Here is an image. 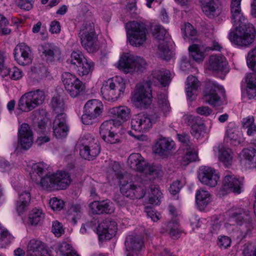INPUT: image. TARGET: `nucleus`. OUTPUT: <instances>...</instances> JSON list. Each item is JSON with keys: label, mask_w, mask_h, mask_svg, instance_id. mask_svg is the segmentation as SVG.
<instances>
[{"label": "nucleus", "mask_w": 256, "mask_h": 256, "mask_svg": "<svg viewBox=\"0 0 256 256\" xmlns=\"http://www.w3.org/2000/svg\"><path fill=\"white\" fill-rule=\"evenodd\" d=\"M124 245L126 256H134L131 252H136L142 250L144 248V242L140 236H129L126 238Z\"/></svg>", "instance_id": "24"}, {"label": "nucleus", "mask_w": 256, "mask_h": 256, "mask_svg": "<svg viewBox=\"0 0 256 256\" xmlns=\"http://www.w3.org/2000/svg\"><path fill=\"white\" fill-rule=\"evenodd\" d=\"M205 47V52H208L210 50L220 52L222 49V46L214 38L208 39L206 42V44H204Z\"/></svg>", "instance_id": "50"}, {"label": "nucleus", "mask_w": 256, "mask_h": 256, "mask_svg": "<svg viewBox=\"0 0 256 256\" xmlns=\"http://www.w3.org/2000/svg\"><path fill=\"white\" fill-rule=\"evenodd\" d=\"M70 58V63L74 65H78L86 59L84 56L82 52L80 50L73 51L71 54Z\"/></svg>", "instance_id": "56"}, {"label": "nucleus", "mask_w": 256, "mask_h": 256, "mask_svg": "<svg viewBox=\"0 0 256 256\" xmlns=\"http://www.w3.org/2000/svg\"><path fill=\"white\" fill-rule=\"evenodd\" d=\"M243 254L244 256H256V242L244 244Z\"/></svg>", "instance_id": "61"}, {"label": "nucleus", "mask_w": 256, "mask_h": 256, "mask_svg": "<svg viewBox=\"0 0 256 256\" xmlns=\"http://www.w3.org/2000/svg\"><path fill=\"white\" fill-rule=\"evenodd\" d=\"M228 64V62L223 55L213 54L209 58L208 68L214 72H222L226 68Z\"/></svg>", "instance_id": "23"}, {"label": "nucleus", "mask_w": 256, "mask_h": 256, "mask_svg": "<svg viewBox=\"0 0 256 256\" xmlns=\"http://www.w3.org/2000/svg\"><path fill=\"white\" fill-rule=\"evenodd\" d=\"M96 34L94 24L90 21L84 22L80 28L78 35Z\"/></svg>", "instance_id": "53"}, {"label": "nucleus", "mask_w": 256, "mask_h": 256, "mask_svg": "<svg viewBox=\"0 0 256 256\" xmlns=\"http://www.w3.org/2000/svg\"><path fill=\"white\" fill-rule=\"evenodd\" d=\"M101 92L103 97L108 101H115L120 96L114 90V89H112L108 85L102 88Z\"/></svg>", "instance_id": "49"}, {"label": "nucleus", "mask_w": 256, "mask_h": 256, "mask_svg": "<svg viewBox=\"0 0 256 256\" xmlns=\"http://www.w3.org/2000/svg\"><path fill=\"white\" fill-rule=\"evenodd\" d=\"M47 169V164L44 162L34 164L32 168L31 178L34 182L43 190L52 191L55 190L66 189L71 182L70 174L66 171L42 176Z\"/></svg>", "instance_id": "2"}, {"label": "nucleus", "mask_w": 256, "mask_h": 256, "mask_svg": "<svg viewBox=\"0 0 256 256\" xmlns=\"http://www.w3.org/2000/svg\"><path fill=\"white\" fill-rule=\"evenodd\" d=\"M66 118V114L64 112L58 114L54 121L53 126H68Z\"/></svg>", "instance_id": "64"}, {"label": "nucleus", "mask_w": 256, "mask_h": 256, "mask_svg": "<svg viewBox=\"0 0 256 256\" xmlns=\"http://www.w3.org/2000/svg\"><path fill=\"white\" fill-rule=\"evenodd\" d=\"M82 141L80 155L86 160H94L100 152V147L98 140L90 134H86Z\"/></svg>", "instance_id": "7"}, {"label": "nucleus", "mask_w": 256, "mask_h": 256, "mask_svg": "<svg viewBox=\"0 0 256 256\" xmlns=\"http://www.w3.org/2000/svg\"><path fill=\"white\" fill-rule=\"evenodd\" d=\"M196 199L198 206L203 208L210 202L211 195L208 191L201 189L196 192Z\"/></svg>", "instance_id": "37"}, {"label": "nucleus", "mask_w": 256, "mask_h": 256, "mask_svg": "<svg viewBox=\"0 0 256 256\" xmlns=\"http://www.w3.org/2000/svg\"><path fill=\"white\" fill-rule=\"evenodd\" d=\"M205 126L204 124L200 123L193 126L191 128L190 133L192 136L197 139L204 136L205 133Z\"/></svg>", "instance_id": "54"}, {"label": "nucleus", "mask_w": 256, "mask_h": 256, "mask_svg": "<svg viewBox=\"0 0 256 256\" xmlns=\"http://www.w3.org/2000/svg\"><path fill=\"white\" fill-rule=\"evenodd\" d=\"M109 200L100 202L95 201L92 203L91 208L93 214H112L114 212V208Z\"/></svg>", "instance_id": "27"}, {"label": "nucleus", "mask_w": 256, "mask_h": 256, "mask_svg": "<svg viewBox=\"0 0 256 256\" xmlns=\"http://www.w3.org/2000/svg\"><path fill=\"white\" fill-rule=\"evenodd\" d=\"M62 80L66 90L72 98H76L84 90V84L73 74L64 72L62 76Z\"/></svg>", "instance_id": "6"}, {"label": "nucleus", "mask_w": 256, "mask_h": 256, "mask_svg": "<svg viewBox=\"0 0 256 256\" xmlns=\"http://www.w3.org/2000/svg\"><path fill=\"white\" fill-rule=\"evenodd\" d=\"M78 66V73L80 76H83L91 74L94 70V63L90 60L86 59Z\"/></svg>", "instance_id": "41"}, {"label": "nucleus", "mask_w": 256, "mask_h": 256, "mask_svg": "<svg viewBox=\"0 0 256 256\" xmlns=\"http://www.w3.org/2000/svg\"><path fill=\"white\" fill-rule=\"evenodd\" d=\"M166 30L162 26H155L152 29V36L154 38L158 40H164L166 34Z\"/></svg>", "instance_id": "59"}, {"label": "nucleus", "mask_w": 256, "mask_h": 256, "mask_svg": "<svg viewBox=\"0 0 256 256\" xmlns=\"http://www.w3.org/2000/svg\"><path fill=\"white\" fill-rule=\"evenodd\" d=\"M186 92L188 97L192 100L196 98V92L199 86L198 78L193 76H190L187 78Z\"/></svg>", "instance_id": "32"}, {"label": "nucleus", "mask_w": 256, "mask_h": 256, "mask_svg": "<svg viewBox=\"0 0 256 256\" xmlns=\"http://www.w3.org/2000/svg\"><path fill=\"white\" fill-rule=\"evenodd\" d=\"M108 86L112 89H114V90L120 96L123 94L126 87L124 79L118 76L110 80Z\"/></svg>", "instance_id": "40"}, {"label": "nucleus", "mask_w": 256, "mask_h": 256, "mask_svg": "<svg viewBox=\"0 0 256 256\" xmlns=\"http://www.w3.org/2000/svg\"><path fill=\"white\" fill-rule=\"evenodd\" d=\"M254 117L250 116L242 119V126L247 129V134L248 136L253 135L256 132V125L254 124Z\"/></svg>", "instance_id": "45"}, {"label": "nucleus", "mask_w": 256, "mask_h": 256, "mask_svg": "<svg viewBox=\"0 0 256 256\" xmlns=\"http://www.w3.org/2000/svg\"><path fill=\"white\" fill-rule=\"evenodd\" d=\"M8 25V21L2 15H0V34L1 35L8 34L11 32V30L7 27Z\"/></svg>", "instance_id": "60"}, {"label": "nucleus", "mask_w": 256, "mask_h": 256, "mask_svg": "<svg viewBox=\"0 0 256 256\" xmlns=\"http://www.w3.org/2000/svg\"><path fill=\"white\" fill-rule=\"evenodd\" d=\"M226 138L231 144L236 146L240 144L243 140L241 132L233 126H228L226 132Z\"/></svg>", "instance_id": "30"}, {"label": "nucleus", "mask_w": 256, "mask_h": 256, "mask_svg": "<svg viewBox=\"0 0 256 256\" xmlns=\"http://www.w3.org/2000/svg\"><path fill=\"white\" fill-rule=\"evenodd\" d=\"M150 190L151 194L148 199L149 202L152 204H158L162 198V192L156 185H152Z\"/></svg>", "instance_id": "47"}, {"label": "nucleus", "mask_w": 256, "mask_h": 256, "mask_svg": "<svg viewBox=\"0 0 256 256\" xmlns=\"http://www.w3.org/2000/svg\"><path fill=\"white\" fill-rule=\"evenodd\" d=\"M32 132L30 126L27 124H22L18 130L19 142L24 150L28 149L33 142Z\"/></svg>", "instance_id": "20"}, {"label": "nucleus", "mask_w": 256, "mask_h": 256, "mask_svg": "<svg viewBox=\"0 0 256 256\" xmlns=\"http://www.w3.org/2000/svg\"><path fill=\"white\" fill-rule=\"evenodd\" d=\"M192 58L196 62H202L205 58V47L204 44H193L188 47Z\"/></svg>", "instance_id": "33"}, {"label": "nucleus", "mask_w": 256, "mask_h": 256, "mask_svg": "<svg viewBox=\"0 0 256 256\" xmlns=\"http://www.w3.org/2000/svg\"><path fill=\"white\" fill-rule=\"evenodd\" d=\"M243 183L234 174H227L222 180V190L240 194L242 192Z\"/></svg>", "instance_id": "19"}, {"label": "nucleus", "mask_w": 256, "mask_h": 256, "mask_svg": "<svg viewBox=\"0 0 256 256\" xmlns=\"http://www.w3.org/2000/svg\"><path fill=\"white\" fill-rule=\"evenodd\" d=\"M174 143L172 140H168L166 138L160 139L157 142L156 152L160 154H164L173 149Z\"/></svg>", "instance_id": "38"}, {"label": "nucleus", "mask_w": 256, "mask_h": 256, "mask_svg": "<svg viewBox=\"0 0 256 256\" xmlns=\"http://www.w3.org/2000/svg\"><path fill=\"white\" fill-rule=\"evenodd\" d=\"M119 126V122H115L114 120H110L103 122L100 128V133L104 140L110 144L118 142V136L114 129Z\"/></svg>", "instance_id": "10"}, {"label": "nucleus", "mask_w": 256, "mask_h": 256, "mask_svg": "<svg viewBox=\"0 0 256 256\" xmlns=\"http://www.w3.org/2000/svg\"><path fill=\"white\" fill-rule=\"evenodd\" d=\"M109 114L116 118L115 122H119L120 126L130 117V110L126 106H119L110 108Z\"/></svg>", "instance_id": "25"}, {"label": "nucleus", "mask_w": 256, "mask_h": 256, "mask_svg": "<svg viewBox=\"0 0 256 256\" xmlns=\"http://www.w3.org/2000/svg\"><path fill=\"white\" fill-rule=\"evenodd\" d=\"M14 60L22 66L30 64L32 62L31 50L24 43L18 44L14 50Z\"/></svg>", "instance_id": "17"}, {"label": "nucleus", "mask_w": 256, "mask_h": 256, "mask_svg": "<svg viewBox=\"0 0 256 256\" xmlns=\"http://www.w3.org/2000/svg\"><path fill=\"white\" fill-rule=\"evenodd\" d=\"M178 222L176 220L168 222L166 226V230L172 238H176L179 236L180 232L178 230Z\"/></svg>", "instance_id": "51"}, {"label": "nucleus", "mask_w": 256, "mask_h": 256, "mask_svg": "<svg viewBox=\"0 0 256 256\" xmlns=\"http://www.w3.org/2000/svg\"><path fill=\"white\" fill-rule=\"evenodd\" d=\"M157 54L159 58L166 60H170L172 56V52L168 47L161 43L158 46Z\"/></svg>", "instance_id": "52"}, {"label": "nucleus", "mask_w": 256, "mask_h": 256, "mask_svg": "<svg viewBox=\"0 0 256 256\" xmlns=\"http://www.w3.org/2000/svg\"><path fill=\"white\" fill-rule=\"evenodd\" d=\"M217 90H219L222 93H224V90L222 86L218 85L214 81L206 80L203 92L204 101L212 106H217L220 100V97L216 93Z\"/></svg>", "instance_id": "8"}, {"label": "nucleus", "mask_w": 256, "mask_h": 256, "mask_svg": "<svg viewBox=\"0 0 256 256\" xmlns=\"http://www.w3.org/2000/svg\"><path fill=\"white\" fill-rule=\"evenodd\" d=\"M44 218V214L40 209L33 208L29 214L28 223L32 226L40 224Z\"/></svg>", "instance_id": "36"}, {"label": "nucleus", "mask_w": 256, "mask_h": 256, "mask_svg": "<svg viewBox=\"0 0 256 256\" xmlns=\"http://www.w3.org/2000/svg\"><path fill=\"white\" fill-rule=\"evenodd\" d=\"M158 104L159 108L164 113L170 112V106L166 94L158 92Z\"/></svg>", "instance_id": "44"}, {"label": "nucleus", "mask_w": 256, "mask_h": 256, "mask_svg": "<svg viewBox=\"0 0 256 256\" xmlns=\"http://www.w3.org/2000/svg\"><path fill=\"white\" fill-rule=\"evenodd\" d=\"M38 51L42 59L47 62H56L60 58V48L52 43H45L40 46Z\"/></svg>", "instance_id": "13"}, {"label": "nucleus", "mask_w": 256, "mask_h": 256, "mask_svg": "<svg viewBox=\"0 0 256 256\" xmlns=\"http://www.w3.org/2000/svg\"><path fill=\"white\" fill-rule=\"evenodd\" d=\"M246 62L248 66L256 72V46L248 53Z\"/></svg>", "instance_id": "55"}, {"label": "nucleus", "mask_w": 256, "mask_h": 256, "mask_svg": "<svg viewBox=\"0 0 256 256\" xmlns=\"http://www.w3.org/2000/svg\"><path fill=\"white\" fill-rule=\"evenodd\" d=\"M231 218L237 224L244 226L246 232L252 228V218L250 212L247 210L239 209L231 214Z\"/></svg>", "instance_id": "18"}, {"label": "nucleus", "mask_w": 256, "mask_h": 256, "mask_svg": "<svg viewBox=\"0 0 256 256\" xmlns=\"http://www.w3.org/2000/svg\"><path fill=\"white\" fill-rule=\"evenodd\" d=\"M82 122L84 124H92L97 121L98 118L84 110L81 117Z\"/></svg>", "instance_id": "62"}, {"label": "nucleus", "mask_w": 256, "mask_h": 256, "mask_svg": "<svg viewBox=\"0 0 256 256\" xmlns=\"http://www.w3.org/2000/svg\"><path fill=\"white\" fill-rule=\"evenodd\" d=\"M241 159L250 168H256V150L254 148H244L239 154Z\"/></svg>", "instance_id": "28"}, {"label": "nucleus", "mask_w": 256, "mask_h": 256, "mask_svg": "<svg viewBox=\"0 0 256 256\" xmlns=\"http://www.w3.org/2000/svg\"><path fill=\"white\" fill-rule=\"evenodd\" d=\"M134 100L139 103L140 107L146 108L152 102V94L150 87L148 83L144 84H137L133 95Z\"/></svg>", "instance_id": "12"}, {"label": "nucleus", "mask_w": 256, "mask_h": 256, "mask_svg": "<svg viewBox=\"0 0 256 256\" xmlns=\"http://www.w3.org/2000/svg\"><path fill=\"white\" fill-rule=\"evenodd\" d=\"M170 72L168 70H154L150 77V82L155 86L164 87L170 82Z\"/></svg>", "instance_id": "21"}, {"label": "nucleus", "mask_w": 256, "mask_h": 256, "mask_svg": "<svg viewBox=\"0 0 256 256\" xmlns=\"http://www.w3.org/2000/svg\"><path fill=\"white\" fill-rule=\"evenodd\" d=\"M198 158V152L194 149L193 145L191 150H186L185 154L182 157V164L186 166L190 162L196 161Z\"/></svg>", "instance_id": "48"}, {"label": "nucleus", "mask_w": 256, "mask_h": 256, "mask_svg": "<svg viewBox=\"0 0 256 256\" xmlns=\"http://www.w3.org/2000/svg\"><path fill=\"white\" fill-rule=\"evenodd\" d=\"M177 138L178 140L182 142L185 147L186 150H191L192 144L190 142L189 140V136L188 134L182 133V134H178Z\"/></svg>", "instance_id": "63"}, {"label": "nucleus", "mask_w": 256, "mask_h": 256, "mask_svg": "<svg viewBox=\"0 0 256 256\" xmlns=\"http://www.w3.org/2000/svg\"><path fill=\"white\" fill-rule=\"evenodd\" d=\"M246 82L247 84L246 91L250 98L256 96V74L250 73L247 74Z\"/></svg>", "instance_id": "39"}, {"label": "nucleus", "mask_w": 256, "mask_h": 256, "mask_svg": "<svg viewBox=\"0 0 256 256\" xmlns=\"http://www.w3.org/2000/svg\"><path fill=\"white\" fill-rule=\"evenodd\" d=\"M50 106L56 113L62 112L65 108V104L63 99L59 96H54L52 98Z\"/></svg>", "instance_id": "43"}, {"label": "nucleus", "mask_w": 256, "mask_h": 256, "mask_svg": "<svg viewBox=\"0 0 256 256\" xmlns=\"http://www.w3.org/2000/svg\"><path fill=\"white\" fill-rule=\"evenodd\" d=\"M146 66L147 63L143 58L128 54L122 55L118 64V69L125 74L143 72Z\"/></svg>", "instance_id": "4"}, {"label": "nucleus", "mask_w": 256, "mask_h": 256, "mask_svg": "<svg viewBox=\"0 0 256 256\" xmlns=\"http://www.w3.org/2000/svg\"><path fill=\"white\" fill-rule=\"evenodd\" d=\"M128 164L130 167L139 172H144L149 175L156 176L158 170L155 166L148 164L144 159L138 153L131 154L128 158Z\"/></svg>", "instance_id": "11"}, {"label": "nucleus", "mask_w": 256, "mask_h": 256, "mask_svg": "<svg viewBox=\"0 0 256 256\" xmlns=\"http://www.w3.org/2000/svg\"><path fill=\"white\" fill-rule=\"evenodd\" d=\"M58 250L61 256H69L75 252L72 246L66 242H62L59 244Z\"/></svg>", "instance_id": "57"}, {"label": "nucleus", "mask_w": 256, "mask_h": 256, "mask_svg": "<svg viewBox=\"0 0 256 256\" xmlns=\"http://www.w3.org/2000/svg\"><path fill=\"white\" fill-rule=\"evenodd\" d=\"M198 178L202 184L214 187L217 185L220 177L214 169L204 166L200 169Z\"/></svg>", "instance_id": "16"}, {"label": "nucleus", "mask_w": 256, "mask_h": 256, "mask_svg": "<svg viewBox=\"0 0 256 256\" xmlns=\"http://www.w3.org/2000/svg\"><path fill=\"white\" fill-rule=\"evenodd\" d=\"M126 34L130 44L140 47L142 46L147 40L148 31L146 25L136 21L130 22L126 24Z\"/></svg>", "instance_id": "3"}, {"label": "nucleus", "mask_w": 256, "mask_h": 256, "mask_svg": "<svg viewBox=\"0 0 256 256\" xmlns=\"http://www.w3.org/2000/svg\"><path fill=\"white\" fill-rule=\"evenodd\" d=\"M242 0H232L230 4L232 21L234 25H238L235 30L230 33V41L239 46H248L252 44L256 36V30L254 26L246 22L242 12Z\"/></svg>", "instance_id": "1"}, {"label": "nucleus", "mask_w": 256, "mask_h": 256, "mask_svg": "<svg viewBox=\"0 0 256 256\" xmlns=\"http://www.w3.org/2000/svg\"><path fill=\"white\" fill-rule=\"evenodd\" d=\"M82 46L89 52H92L97 48L96 34L78 35Z\"/></svg>", "instance_id": "29"}, {"label": "nucleus", "mask_w": 256, "mask_h": 256, "mask_svg": "<svg viewBox=\"0 0 256 256\" xmlns=\"http://www.w3.org/2000/svg\"><path fill=\"white\" fill-rule=\"evenodd\" d=\"M13 238L8 230L0 223V248H4L10 244Z\"/></svg>", "instance_id": "46"}, {"label": "nucleus", "mask_w": 256, "mask_h": 256, "mask_svg": "<svg viewBox=\"0 0 256 256\" xmlns=\"http://www.w3.org/2000/svg\"><path fill=\"white\" fill-rule=\"evenodd\" d=\"M200 2L202 10L208 17L214 18L220 14L218 5L214 0H200Z\"/></svg>", "instance_id": "26"}, {"label": "nucleus", "mask_w": 256, "mask_h": 256, "mask_svg": "<svg viewBox=\"0 0 256 256\" xmlns=\"http://www.w3.org/2000/svg\"><path fill=\"white\" fill-rule=\"evenodd\" d=\"M28 256H50L44 244L41 241L32 240L28 246Z\"/></svg>", "instance_id": "22"}, {"label": "nucleus", "mask_w": 256, "mask_h": 256, "mask_svg": "<svg viewBox=\"0 0 256 256\" xmlns=\"http://www.w3.org/2000/svg\"><path fill=\"white\" fill-rule=\"evenodd\" d=\"M106 173L108 176L112 179L116 178L120 180L124 178L120 164L114 161L110 162L107 168Z\"/></svg>", "instance_id": "35"}, {"label": "nucleus", "mask_w": 256, "mask_h": 256, "mask_svg": "<svg viewBox=\"0 0 256 256\" xmlns=\"http://www.w3.org/2000/svg\"><path fill=\"white\" fill-rule=\"evenodd\" d=\"M68 128V126H53L54 134L57 138H62L66 136Z\"/></svg>", "instance_id": "58"}, {"label": "nucleus", "mask_w": 256, "mask_h": 256, "mask_svg": "<svg viewBox=\"0 0 256 256\" xmlns=\"http://www.w3.org/2000/svg\"><path fill=\"white\" fill-rule=\"evenodd\" d=\"M46 98L43 90L37 89L24 94L18 102V109L22 112H28L42 104Z\"/></svg>", "instance_id": "5"}, {"label": "nucleus", "mask_w": 256, "mask_h": 256, "mask_svg": "<svg viewBox=\"0 0 256 256\" xmlns=\"http://www.w3.org/2000/svg\"><path fill=\"white\" fill-rule=\"evenodd\" d=\"M160 118V114L150 118L148 115L140 114L134 116L131 120L132 130L140 132H146L152 128V124Z\"/></svg>", "instance_id": "9"}, {"label": "nucleus", "mask_w": 256, "mask_h": 256, "mask_svg": "<svg viewBox=\"0 0 256 256\" xmlns=\"http://www.w3.org/2000/svg\"><path fill=\"white\" fill-rule=\"evenodd\" d=\"M103 104L98 100L94 99L88 100L84 106V110L98 118L102 112Z\"/></svg>", "instance_id": "31"}, {"label": "nucleus", "mask_w": 256, "mask_h": 256, "mask_svg": "<svg viewBox=\"0 0 256 256\" xmlns=\"http://www.w3.org/2000/svg\"><path fill=\"white\" fill-rule=\"evenodd\" d=\"M218 158L225 166L228 167L231 166L233 160V152L232 150L223 146H219Z\"/></svg>", "instance_id": "34"}, {"label": "nucleus", "mask_w": 256, "mask_h": 256, "mask_svg": "<svg viewBox=\"0 0 256 256\" xmlns=\"http://www.w3.org/2000/svg\"><path fill=\"white\" fill-rule=\"evenodd\" d=\"M68 217L74 224H76L78 220L80 218L82 214V206L79 204L72 205L68 211Z\"/></svg>", "instance_id": "42"}, {"label": "nucleus", "mask_w": 256, "mask_h": 256, "mask_svg": "<svg viewBox=\"0 0 256 256\" xmlns=\"http://www.w3.org/2000/svg\"><path fill=\"white\" fill-rule=\"evenodd\" d=\"M120 190L123 196L130 199H140L146 194V190L143 186H138L132 182H120Z\"/></svg>", "instance_id": "15"}, {"label": "nucleus", "mask_w": 256, "mask_h": 256, "mask_svg": "<svg viewBox=\"0 0 256 256\" xmlns=\"http://www.w3.org/2000/svg\"><path fill=\"white\" fill-rule=\"evenodd\" d=\"M96 230L100 240H110L117 232L116 223L110 218H106L98 224Z\"/></svg>", "instance_id": "14"}]
</instances>
